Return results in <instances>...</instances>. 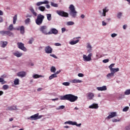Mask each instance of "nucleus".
<instances>
[{
    "instance_id": "nucleus-1",
    "label": "nucleus",
    "mask_w": 130,
    "mask_h": 130,
    "mask_svg": "<svg viewBox=\"0 0 130 130\" xmlns=\"http://www.w3.org/2000/svg\"><path fill=\"white\" fill-rule=\"evenodd\" d=\"M29 10L30 11L33 16L35 17H37V19H36V23L37 25H38L39 26L42 25V23H43V20H44V15H42L41 14L38 15L37 12H35L34 8H33L32 7H29Z\"/></svg>"
},
{
    "instance_id": "nucleus-2",
    "label": "nucleus",
    "mask_w": 130,
    "mask_h": 130,
    "mask_svg": "<svg viewBox=\"0 0 130 130\" xmlns=\"http://www.w3.org/2000/svg\"><path fill=\"white\" fill-rule=\"evenodd\" d=\"M61 100H68L70 102H75L78 100V96L74 94H68L60 97Z\"/></svg>"
},
{
    "instance_id": "nucleus-3",
    "label": "nucleus",
    "mask_w": 130,
    "mask_h": 130,
    "mask_svg": "<svg viewBox=\"0 0 130 130\" xmlns=\"http://www.w3.org/2000/svg\"><path fill=\"white\" fill-rule=\"evenodd\" d=\"M70 12V16H72L73 18H75L77 16V14L78 12H77V11H76V9L75 8V6L73 4H71L70 5L69 8Z\"/></svg>"
},
{
    "instance_id": "nucleus-4",
    "label": "nucleus",
    "mask_w": 130,
    "mask_h": 130,
    "mask_svg": "<svg viewBox=\"0 0 130 130\" xmlns=\"http://www.w3.org/2000/svg\"><path fill=\"white\" fill-rule=\"evenodd\" d=\"M39 30L44 35H48L49 31H48V27L46 25L41 26Z\"/></svg>"
},
{
    "instance_id": "nucleus-5",
    "label": "nucleus",
    "mask_w": 130,
    "mask_h": 130,
    "mask_svg": "<svg viewBox=\"0 0 130 130\" xmlns=\"http://www.w3.org/2000/svg\"><path fill=\"white\" fill-rule=\"evenodd\" d=\"M56 13L58 14V15L59 16H60L61 17H64L65 18H68V17H69V13L63 11L57 10L56 11Z\"/></svg>"
},
{
    "instance_id": "nucleus-6",
    "label": "nucleus",
    "mask_w": 130,
    "mask_h": 130,
    "mask_svg": "<svg viewBox=\"0 0 130 130\" xmlns=\"http://www.w3.org/2000/svg\"><path fill=\"white\" fill-rule=\"evenodd\" d=\"M92 53H89L87 56L86 55H83V59L85 61H90L92 59Z\"/></svg>"
},
{
    "instance_id": "nucleus-7",
    "label": "nucleus",
    "mask_w": 130,
    "mask_h": 130,
    "mask_svg": "<svg viewBox=\"0 0 130 130\" xmlns=\"http://www.w3.org/2000/svg\"><path fill=\"white\" fill-rule=\"evenodd\" d=\"M17 45L18 48L19 49H21V50H23V51H27V48L24 46V44L21 42L17 43Z\"/></svg>"
},
{
    "instance_id": "nucleus-8",
    "label": "nucleus",
    "mask_w": 130,
    "mask_h": 130,
    "mask_svg": "<svg viewBox=\"0 0 130 130\" xmlns=\"http://www.w3.org/2000/svg\"><path fill=\"white\" fill-rule=\"evenodd\" d=\"M0 34L3 35V36H5V35H8V36H12V35H13V34L12 33V32L10 31H6V30L0 31Z\"/></svg>"
},
{
    "instance_id": "nucleus-9",
    "label": "nucleus",
    "mask_w": 130,
    "mask_h": 130,
    "mask_svg": "<svg viewBox=\"0 0 130 130\" xmlns=\"http://www.w3.org/2000/svg\"><path fill=\"white\" fill-rule=\"evenodd\" d=\"M45 51L46 53H52V48L49 46H47L45 48Z\"/></svg>"
},
{
    "instance_id": "nucleus-10",
    "label": "nucleus",
    "mask_w": 130,
    "mask_h": 130,
    "mask_svg": "<svg viewBox=\"0 0 130 130\" xmlns=\"http://www.w3.org/2000/svg\"><path fill=\"white\" fill-rule=\"evenodd\" d=\"M16 30L17 31H20L21 34H24V33H25V27H24V26L16 28Z\"/></svg>"
},
{
    "instance_id": "nucleus-11",
    "label": "nucleus",
    "mask_w": 130,
    "mask_h": 130,
    "mask_svg": "<svg viewBox=\"0 0 130 130\" xmlns=\"http://www.w3.org/2000/svg\"><path fill=\"white\" fill-rule=\"evenodd\" d=\"M38 115H39V113H37L35 115H33L30 117L29 119H30L31 120H37L38 118Z\"/></svg>"
},
{
    "instance_id": "nucleus-12",
    "label": "nucleus",
    "mask_w": 130,
    "mask_h": 130,
    "mask_svg": "<svg viewBox=\"0 0 130 130\" xmlns=\"http://www.w3.org/2000/svg\"><path fill=\"white\" fill-rule=\"evenodd\" d=\"M17 76L18 77H21V78H24L26 76V73L24 71H21L17 73Z\"/></svg>"
},
{
    "instance_id": "nucleus-13",
    "label": "nucleus",
    "mask_w": 130,
    "mask_h": 130,
    "mask_svg": "<svg viewBox=\"0 0 130 130\" xmlns=\"http://www.w3.org/2000/svg\"><path fill=\"white\" fill-rule=\"evenodd\" d=\"M58 33V31L55 29V28H52L50 31H49V35H50V34H54L55 35H56Z\"/></svg>"
},
{
    "instance_id": "nucleus-14",
    "label": "nucleus",
    "mask_w": 130,
    "mask_h": 130,
    "mask_svg": "<svg viewBox=\"0 0 130 130\" xmlns=\"http://www.w3.org/2000/svg\"><path fill=\"white\" fill-rule=\"evenodd\" d=\"M49 4V2L48 1H45L44 2H38L37 4H36V5L38 6V7H39V6H41V5H47Z\"/></svg>"
},
{
    "instance_id": "nucleus-15",
    "label": "nucleus",
    "mask_w": 130,
    "mask_h": 130,
    "mask_svg": "<svg viewBox=\"0 0 130 130\" xmlns=\"http://www.w3.org/2000/svg\"><path fill=\"white\" fill-rule=\"evenodd\" d=\"M99 107L98 104L93 103L89 107V108L91 109H98Z\"/></svg>"
},
{
    "instance_id": "nucleus-16",
    "label": "nucleus",
    "mask_w": 130,
    "mask_h": 130,
    "mask_svg": "<svg viewBox=\"0 0 130 130\" xmlns=\"http://www.w3.org/2000/svg\"><path fill=\"white\" fill-rule=\"evenodd\" d=\"M87 97L89 100H92L94 98V93L92 92H88L87 93Z\"/></svg>"
},
{
    "instance_id": "nucleus-17",
    "label": "nucleus",
    "mask_w": 130,
    "mask_h": 130,
    "mask_svg": "<svg viewBox=\"0 0 130 130\" xmlns=\"http://www.w3.org/2000/svg\"><path fill=\"white\" fill-rule=\"evenodd\" d=\"M115 116H116V112H111L109 116H108L107 118L109 119H110V118L115 117Z\"/></svg>"
},
{
    "instance_id": "nucleus-18",
    "label": "nucleus",
    "mask_w": 130,
    "mask_h": 130,
    "mask_svg": "<svg viewBox=\"0 0 130 130\" xmlns=\"http://www.w3.org/2000/svg\"><path fill=\"white\" fill-rule=\"evenodd\" d=\"M96 89L98 91H106L107 87H106V86H103L102 87H98Z\"/></svg>"
},
{
    "instance_id": "nucleus-19",
    "label": "nucleus",
    "mask_w": 130,
    "mask_h": 130,
    "mask_svg": "<svg viewBox=\"0 0 130 130\" xmlns=\"http://www.w3.org/2000/svg\"><path fill=\"white\" fill-rule=\"evenodd\" d=\"M14 55L15 56H16L17 57H21L23 55V53L19 52V51H16L15 53H13Z\"/></svg>"
},
{
    "instance_id": "nucleus-20",
    "label": "nucleus",
    "mask_w": 130,
    "mask_h": 130,
    "mask_svg": "<svg viewBox=\"0 0 130 130\" xmlns=\"http://www.w3.org/2000/svg\"><path fill=\"white\" fill-rule=\"evenodd\" d=\"M71 82L73 83L74 84H77L78 83H83V81L80 80L79 79H75L72 80Z\"/></svg>"
},
{
    "instance_id": "nucleus-21",
    "label": "nucleus",
    "mask_w": 130,
    "mask_h": 130,
    "mask_svg": "<svg viewBox=\"0 0 130 130\" xmlns=\"http://www.w3.org/2000/svg\"><path fill=\"white\" fill-rule=\"evenodd\" d=\"M70 125H76V126H81V125H82V124H81V123L78 124V123H77V122H76V121L73 122V121H71Z\"/></svg>"
},
{
    "instance_id": "nucleus-22",
    "label": "nucleus",
    "mask_w": 130,
    "mask_h": 130,
    "mask_svg": "<svg viewBox=\"0 0 130 130\" xmlns=\"http://www.w3.org/2000/svg\"><path fill=\"white\" fill-rule=\"evenodd\" d=\"M109 11V10L107 9V7H105V8H104L103 10V16L104 17H105V16H106V13H107Z\"/></svg>"
},
{
    "instance_id": "nucleus-23",
    "label": "nucleus",
    "mask_w": 130,
    "mask_h": 130,
    "mask_svg": "<svg viewBox=\"0 0 130 130\" xmlns=\"http://www.w3.org/2000/svg\"><path fill=\"white\" fill-rule=\"evenodd\" d=\"M1 47H3V48H5V47H6V46H7V45H8V42L1 41Z\"/></svg>"
},
{
    "instance_id": "nucleus-24",
    "label": "nucleus",
    "mask_w": 130,
    "mask_h": 130,
    "mask_svg": "<svg viewBox=\"0 0 130 130\" xmlns=\"http://www.w3.org/2000/svg\"><path fill=\"white\" fill-rule=\"evenodd\" d=\"M111 73H112L114 75L117 72H119V68H113V69L110 70Z\"/></svg>"
},
{
    "instance_id": "nucleus-25",
    "label": "nucleus",
    "mask_w": 130,
    "mask_h": 130,
    "mask_svg": "<svg viewBox=\"0 0 130 130\" xmlns=\"http://www.w3.org/2000/svg\"><path fill=\"white\" fill-rule=\"evenodd\" d=\"M9 110H18V109L17 108V106H12L11 107H8Z\"/></svg>"
},
{
    "instance_id": "nucleus-26",
    "label": "nucleus",
    "mask_w": 130,
    "mask_h": 130,
    "mask_svg": "<svg viewBox=\"0 0 130 130\" xmlns=\"http://www.w3.org/2000/svg\"><path fill=\"white\" fill-rule=\"evenodd\" d=\"M43 76L42 75H39L38 74H35L33 75L34 79H38L39 78H43Z\"/></svg>"
},
{
    "instance_id": "nucleus-27",
    "label": "nucleus",
    "mask_w": 130,
    "mask_h": 130,
    "mask_svg": "<svg viewBox=\"0 0 130 130\" xmlns=\"http://www.w3.org/2000/svg\"><path fill=\"white\" fill-rule=\"evenodd\" d=\"M57 77V75L56 74H53L51 76H49V80H52V79H54V78Z\"/></svg>"
},
{
    "instance_id": "nucleus-28",
    "label": "nucleus",
    "mask_w": 130,
    "mask_h": 130,
    "mask_svg": "<svg viewBox=\"0 0 130 130\" xmlns=\"http://www.w3.org/2000/svg\"><path fill=\"white\" fill-rule=\"evenodd\" d=\"M80 41L79 40H77L76 41H72L71 42H70V44L71 45H75V44H77V43H78V42H79Z\"/></svg>"
},
{
    "instance_id": "nucleus-29",
    "label": "nucleus",
    "mask_w": 130,
    "mask_h": 130,
    "mask_svg": "<svg viewBox=\"0 0 130 130\" xmlns=\"http://www.w3.org/2000/svg\"><path fill=\"white\" fill-rule=\"evenodd\" d=\"M38 10L41 11V12H44L45 11V7L44 6H40L38 7Z\"/></svg>"
},
{
    "instance_id": "nucleus-30",
    "label": "nucleus",
    "mask_w": 130,
    "mask_h": 130,
    "mask_svg": "<svg viewBox=\"0 0 130 130\" xmlns=\"http://www.w3.org/2000/svg\"><path fill=\"white\" fill-rule=\"evenodd\" d=\"M46 16L48 21H51V14H47Z\"/></svg>"
},
{
    "instance_id": "nucleus-31",
    "label": "nucleus",
    "mask_w": 130,
    "mask_h": 130,
    "mask_svg": "<svg viewBox=\"0 0 130 130\" xmlns=\"http://www.w3.org/2000/svg\"><path fill=\"white\" fill-rule=\"evenodd\" d=\"M8 29L9 31H13V29H14V25L10 24Z\"/></svg>"
},
{
    "instance_id": "nucleus-32",
    "label": "nucleus",
    "mask_w": 130,
    "mask_h": 130,
    "mask_svg": "<svg viewBox=\"0 0 130 130\" xmlns=\"http://www.w3.org/2000/svg\"><path fill=\"white\" fill-rule=\"evenodd\" d=\"M17 15H15L13 17V24H16V22H17Z\"/></svg>"
},
{
    "instance_id": "nucleus-33",
    "label": "nucleus",
    "mask_w": 130,
    "mask_h": 130,
    "mask_svg": "<svg viewBox=\"0 0 130 130\" xmlns=\"http://www.w3.org/2000/svg\"><path fill=\"white\" fill-rule=\"evenodd\" d=\"M0 83H2V85H4V84L7 83V81H5L3 78H0Z\"/></svg>"
},
{
    "instance_id": "nucleus-34",
    "label": "nucleus",
    "mask_w": 130,
    "mask_h": 130,
    "mask_svg": "<svg viewBox=\"0 0 130 130\" xmlns=\"http://www.w3.org/2000/svg\"><path fill=\"white\" fill-rule=\"evenodd\" d=\"M51 6H52V7H54V8H57V7H58L57 4H55L53 2H51Z\"/></svg>"
},
{
    "instance_id": "nucleus-35",
    "label": "nucleus",
    "mask_w": 130,
    "mask_h": 130,
    "mask_svg": "<svg viewBox=\"0 0 130 130\" xmlns=\"http://www.w3.org/2000/svg\"><path fill=\"white\" fill-rule=\"evenodd\" d=\"M75 23L73 21H69L67 22V25L68 26H73V25H74Z\"/></svg>"
},
{
    "instance_id": "nucleus-36",
    "label": "nucleus",
    "mask_w": 130,
    "mask_h": 130,
    "mask_svg": "<svg viewBox=\"0 0 130 130\" xmlns=\"http://www.w3.org/2000/svg\"><path fill=\"white\" fill-rule=\"evenodd\" d=\"M14 85H19V79L16 78L14 81Z\"/></svg>"
},
{
    "instance_id": "nucleus-37",
    "label": "nucleus",
    "mask_w": 130,
    "mask_h": 130,
    "mask_svg": "<svg viewBox=\"0 0 130 130\" xmlns=\"http://www.w3.org/2000/svg\"><path fill=\"white\" fill-rule=\"evenodd\" d=\"M56 71V69L55 68V67L52 66L51 68V73H55Z\"/></svg>"
},
{
    "instance_id": "nucleus-38",
    "label": "nucleus",
    "mask_w": 130,
    "mask_h": 130,
    "mask_svg": "<svg viewBox=\"0 0 130 130\" xmlns=\"http://www.w3.org/2000/svg\"><path fill=\"white\" fill-rule=\"evenodd\" d=\"M9 85H4L3 86V89L4 90H8V89H9Z\"/></svg>"
},
{
    "instance_id": "nucleus-39",
    "label": "nucleus",
    "mask_w": 130,
    "mask_h": 130,
    "mask_svg": "<svg viewBox=\"0 0 130 130\" xmlns=\"http://www.w3.org/2000/svg\"><path fill=\"white\" fill-rule=\"evenodd\" d=\"M111 77H114V74L112 72H111V73H109L107 75V77L108 78H110Z\"/></svg>"
},
{
    "instance_id": "nucleus-40",
    "label": "nucleus",
    "mask_w": 130,
    "mask_h": 130,
    "mask_svg": "<svg viewBox=\"0 0 130 130\" xmlns=\"http://www.w3.org/2000/svg\"><path fill=\"white\" fill-rule=\"evenodd\" d=\"M114 66H115V63H112L111 64L110 66H109V69H110V71H111V70H112L113 68V67H114Z\"/></svg>"
},
{
    "instance_id": "nucleus-41",
    "label": "nucleus",
    "mask_w": 130,
    "mask_h": 130,
    "mask_svg": "<svg viewBox=\"0 0 130 130\" xmlns=\"http://www.w3.org/2000/svg\"><path fill=\"white\" fill-rule=\"evenodd\" d=\"M128 109H129V107H125L123 109L122 111H123L124 112H126V111H127V110H128Z\"/></svg>"
},
{
    "instance_id": "nucleus-42",
    "label": "nucleus",
    "mask_w": 130,
    "mask_h": 130,
    "mask_svg": "<svg viewBox=\"0 0 130 130\" xmlns=\"http://www.w3.org/2000/svg\"><path fill=\"white\" fill-rule=\"evenodd\" d=\"M122 16V12H119L117 14V18L118 19H120L121 18V16Z\"/></svg>"
},
{
    "instance_id": "nucleus-43",
    "label": "nucleus",
    "mask_w": 130,
    "mask_h": 130,
    "mask_svg": "<svg viewBox=\"0 0 130 130\" xmlns=\"http://www.w3.org/2000/svg\"><path fill=\"white\" fill-rule=\"evenodd\" d=\"M129 94H130V89H127L124 92V95H129Z\"/></svg>"
},
{
    "instance_id": "nucleus-44",
    "label": "nucleus",
    "mask_w": 130,
    "mask_h": 130,
    "mask_svg": "<svg viewBox=\"0 0 130 130\" xmlns=\"http://www.w3.org/2000/svg\"><path fill=\"white\" fill-rule=\"evenodd\" d=\"M25 24H29L30 23V18H27L25 20Z\"/></svg>"
},
{
    "instance_id": "nucleus-45",
    "label": "nucleus",
    "mask_w": 130,
    "mask_h": 130,
    "mask_svg": "<svg viewBox=\"0 0 130 130\" xmlns=\"http://www.w3.org/2000/svg\"><path fill=\"white\" fill-rule=\"evenodd\" d=\"M64 106H60L58 108H57V110H59L60 109H63L64 108Z\"/></svg>"
},
{
    "instance_id": "nucleus-46",
    "label": "nucleus",
    "mask_w": 130,
    "mask_h": 130,
    "mask_svg": "<svg viewBox=\"0 0 130 130\" xmlns=\"http://www.w3.org/2000/svg\"><path fill=\"white\" fill-rule=\"evenodd\" d=\"M34 41V39L31 38L29 41H28L29 44H32L33 43V41Z\"/></svg>"
},
{
    "instance_id": "nucleus-47",
    "label": "nucleus",
    "mask_w": 130,
    "mask_h": 130,
    "mask_svg": "<svg viewBox=\"0 0 130 130\" xmlns=\"http://www.w3.org/2000/svg\"><path fill=\"white\" fill-rule=\"evenodd\" d=\"M62 85H64V86H70V83H69V82H63L62 83Z\"/></svg>"
},
{
    "instance_id": "nucleus-48",
    "label": "nucleus",
    "mask_w": 130,
    "mask_h": 130,
    "mask_svg": "<svg viewBox=\"0 0 130 130\" xmlns=\"http://www.w3.org/2000/svg\"><path fill=\"white\" fill-rule=\"evenodd\" d=\"M109 61V59H106L103 60V62H104V63H106Z\"/></svg>"
},
{
    "instance_id": "nucleus-49",
    "label": "nucleus",
    "mask_w": 130,
    "mask_h": 130,
    "mask_svg": "<svg viewBox=\"0 0 130 130\" xmlns=\"http://www.w3.org/2000/svg\"><path fill=\"white\" fill-rule=\"evenodd\" d=\"M78 76L80 78H83V77H84V74H83L82 73H79L78 74Z\"/></svg>"
},
{
    "instance_id": "nucleus-50",
    "label": "nucleus",
    "mask_w": 130,
    "mask_h": 130,
    "mask_svg": "<svg viewBox=\"0 0 130 130\" xmlns=\"http://www.w3.org/2000/svg\"><path fill=\"white\" fill-rule=\"evenodd\" d=\"M54 45L55 46H61V44L58 43H56L54 44Z\"/></svg>"
},
{
    "instance_id": "nucleus-51",
    "label": "nucleus",
    "mask_w": 130,
    "mask_h": 130,
    "mask_svg": "<svg viewBox=\"0 0 130 130\" xmlns=\"http://www.w3.org/2000/svg\"><path fill=\"white\" fill-rule=\"evenodd\" d=\"M50 56H52V57H54V58H57L56 55L54 54H50Z\"/></svg>"
},
{
    "instance_id": "nucleus-52",
    "label": "nucleus",
    "mask_w": 130,
    "mask_h": 130,
    "mask_svg": "<svg viewBox=\"0 0 130 130\" xmlns=\"http://www.w3.org/2000/svg\"><path fill=\"white\" fill-rule=\"evenodd\" d=\"M116 36H117V34H112L111 35V37H112L113 38H114V37H116Z\"/></svg>"
},
{
    "instance_id": "nucleus-53",
    "label": "nucleus",
    "mask_w": 130,
    "mask_h": 130,
    "mask_svg": "<svg viewBox=\"0 0 130 130\" xmlns=\"http://www.w3.org/2000/svg\"><path fill=\"white\" fill-rule=\"evenodd\" d=\"M107 23L104 21H102V25L103 26H106Z\"/></svg>"
},
{
    "instance_id": "nucleus-54",
    "label": "nucleus",
    "mask_w": 130,
    "mask_h": 130,
    "mask_svg": "<svg viewBox=\"0 0 130 130\" xmlns=\"http://www.w3.org/2000/svg\"><path fill=\"white\" fill-rule=\"evenodd\" d=\"M71 121H66L64 122V124H71Z\"/></svg>"
},
{
    "instance_id": "nucleus-55",
    "label": "nucleus",
    "mask_w": 130,
    "mask_h": 130,
    "mask_svg": "<svg viewBox=\"0 0 130 130\" xmlns=\"http://www.w3.org/2000/svg\"><path fill=\"white\" fill-rule=\"evenodd\" d=\"M61 31H62V33H63V32H65L66 31V28L64 27H63L61 28Z\"/></svg>"
},
{
    "instance_id": "nucleus-56",
    "label": "nucleus",
    "mask_w": 130,
    "mask_h": 130,
    "mask_svg": "<svg viewBox=\"0 0 130 130\" xmlns=\"http://www.w3.org/2000/svg\"><path fill=\"white\" fill-rule=\"evenodd\" d=\"M58 101V98H56V99H52V101Z\"/></svg>"
},
{
    "instance_id": "nucleus-57",
    "label": "nucleus",
    "mask_w": 130,
    "mask_h": 130,
    "mask_svg": "<svg viewBox=\"0 0 130 130\" xmlns=\"http://www.w3.org/2000/svg\"><path fill=\"white\" fill-rule=\"evenodd\" d=\"M113 122H117V121H118V120H117V119H114L112 120Z\"/></svg>"
},
{
    "instance_id": "nucleus-58",
    "label": "nucleus",
    "mask_w": 130,
    "mask_h": 130,
    "mask_svg": "<svg viewBox=\"0 0 130 130\" xmlns=\"http://www.w3.org/2000/svg\"><path fill=\"white\" fill-rule=\"evenodd\" d=\"M42 88H39L37 89L38 92H40V91H42Z\"/></svg>"
},
{
    "instance_id": "nucleus-59",
    "label": "nucleus",
    "mask_w": 130,
    "mask_h": 130,
    "mask_svg": "<svg viewBox=\"0 0 130 130\" xmlns=\"http://www.w3.org/2000/svg\"><path fill=\"white\" fill-rule=\"evenodd\" d=\"M46 7L47 8V9H50V5H46Z\"/></svg>"
},
{
    "instance_id": "nucleus-60",
    "label": "nucleus",
    "mask_w": 130,
    "mask_h": 130,
    "mask_svg": "<svg viewBox=\"0 0 130 130\" xmlns=\"http://www.w3.org/2000/svg\"><path fill=\"white\" fill-rule=\"evenodd\" d=\"M59 73H60V70H59V71H57V72L55 73V74H56V75H58V74H59Z\"/></svg>"
},
{
    "instance_id": "nucleus-61",
    "label": "nucleus",
    "mask_w": 130,
    "mask_h": 130,
    "mask_svg": "<svg viewBox=\"0 0 130 130\" xmlns=\"http://www.w3.org/2000/svg\"><path fill=\"white\" fill-rule=\"evenodd\" d=\"M43 116L42 115H38V119H40V118H41V117H42Z\"/></svg>"
},
{
    "instance_id": "nucleus-62",
    "label": "nucleus",
    "mask_w": 130,
    "mask_h": 130,
    "mask_svg": "<svg viewBox=\"0 0 130 130\" xmlns=\"http://www.w3.org/2000/svg\"><path fill=\"white\" fill-rule=\"evenodd\" d=\"M126 27H127V25H124L123 26V28L125 30V29H126Z\"/></svg>"
},
{
    "instance_id": "nucleus-63",
    "label": "nucleus",
    "mask_w": 130,
    "mask_h": 130,
    "mask_svg": "<svg viewBox=\"0 0 130 130\" xmlns=\"http://www.w3.org/2000/svg\"><path fill=\"white\" fill-rule=\"evenodd\" d=\"M81 18L82 19H84V18H85V15H84V14H82V15H81Z\"/></svg>"
},
{
    "instance_id": "nucleus-64",
    "label": "nucleus",
    "mask_w": 130,
    "mask_h": 130,
    "mask_svg": "<svg viewBox=\"0 0 130 130\" xmlns=\"http://www.w3.org/2000/svg\"><path fill=\"white\" fill-rule=\"evenodd\" d=\"M91 46L90 45V44L87 45V48H91Z\"/></svg>"
}]
</instances>
